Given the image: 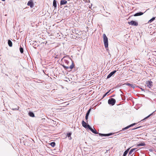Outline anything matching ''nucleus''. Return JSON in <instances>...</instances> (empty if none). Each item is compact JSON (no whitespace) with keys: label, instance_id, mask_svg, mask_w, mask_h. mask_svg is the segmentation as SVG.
Masks as SVG:
<instances>
[{"label":"nucleus","instance_id":"f257e3e1","mask_svg":"<svg viewBox=\"0 0 156 156\" xmlns=\"http://www.w3.org/2000/svg\"><path fill=\"white\" fill-rule=\"evenodd\" d=\"M64 63L67 66H66L64 64L62 65L63 68L66 70H67L68 71H70L73 69L74 66V64L73 61L71 60V62H69L67 59H64L63 60Z\"/></svg>","mask_w":156,"mask_h":156},{"label":"nucleus","instance_id":"f03ea898","mask_svg":"<svg viewBox=\"0 0 156 156\" xmlns=\"http://www.w3.org/2000/svg\"><path fill=\"white\" fill-rule=\"evenodd\" d=\"M103 41L105 47L106 48H108V39L105 34L103 35Z\"/></svg>","mask_w":156,"mask_h":156},{"label":"nucleus","instance_id":"7ed1b4c3","mask_svg":"<svg viewBox=\"0 0 156 156\" xmlns=\"http://www.w3.org/2000/svg\"><path fill=\"white\" fill-rule=\"evenodd\" d=\"M116 101L115 99L113 98H111L109 99L108 101V103L109 104L111 105H113L115 103Z\"/></svg>","mask_w":156,"mask_h":156},{"label":"nucleus","instance_id":"20e7f679","mask_svg":"<svg viewBox=\"0 0 156 156\" xmlns=\"http://www.w3.org/2000/svg\"><path fill=\"white\" fill-rule=\"evenodd\" d=\"M128 23L129 25L136 26H137L138 24V22L133 20L131 21L130 22H128Z\"/></svg>","mask_w":156,"mask_h":156},{"label":"nucleus","instance_id":"39448f33","mask_svg":"<svg viewBox=\"0 0 156 156\" xmlns=\"http://www.w3.org/2000/svg\"><path fill=\"white\" fill-rule=\"evenodd\" d=\"M88 128L92 132V133L94 134H97L98 133L96 131L95 128H94V129H93L90 125H88Z\"/></svg>","mask_w":156,"mask_h":156},{"label":"nucleus","instance_id":"423d86ee","mask_svg":"<svg viewBox=\"0 0 156 156\" xmlns=\"http://www.w3.org/2000/svg\"><path fill=\"white\" fill-rule=\"evenodd\" d=\"M146 83L147 87L149 88H151L153 86V83L152 81H147Z\"/></svg>","mask_w":156,"mask_h":156},{"label":"nucleus","instance_id":"0eeeda50","mask_svg":"<svg viewBox=\"0 0 156 156\" xmlns=\"http://www.w3.org/2000/svg\"><path fill=\"white\" fill-rule=\"evenodd\" d=\"M136 124V123H134L131 124L126 126V127L124 128H123L121 131H123V130L124 131L126 129H128L129 128H130V127H132V126L135 125Z\"/></svg>","mask_w":156,"mask_h":156},{"label":"nucleus","instance_id":"6e6552de","mask_svg":"<svg viewBox=\"0 0 156 156\" xmlns=\"http://www.w3.org/2000/svg\"><path fill=\"white\" fill-rule=\"evenodd\" d=\"M116 72V70H114L112 72H111L109 75L107 77V79H108L111 77L113 74H114Z\"/></svg>","mask_w":156,"mask_h":156},{"label":"nucleus","instance_id":"1a4fd4ad","mask_svg":"<svg viewBox=\"0 0 156 156\" xmlns=\"http://www.w3.org/2000/svg\"><path fill=\"white\" fill-rule=\"evenodd\" d=\"M136 149H137V148H133V149H131V150H130V151H129V152L128 155L129 156V155H131V156L132 155L134 154V153H133V154H132L133 152L134 151H135Z\"/></svg>","mask_w":156,"mask_h":156},{"label":"nucleus","instance_id":"9d476101","mask_svg":"<svg viewBox=\"0 0 156 156\" xmlns=\"http://www.w3.org/2000/svg\"><path fill=\"white\" fill-rule=\"evenodd\" d=\"M27 5L30 6L31 8L33 7L34 6V5L32 1L30 0L27 3Z\"/></svg>","mask_w":156,"mask_h":156},{"label":"nucleus","instance_id":"9b49d317","mask_svg":"<svg viewBox=\"0 0 156 156\" xmlns=\"http://www.w3.org/2000/svg\"><path fill=\"white\" fill-rule=\"evenodd\" d=\"M82 126L84 127V128H86L88 127V125H87L86 122H85L83 120L82 121Z\"/></svg>","mask_w":156,"mask_h":156},{"label":"nucleus","instance_id":"f8f14e48","mask_svg":"<svg viewBox=\"0 0 156 156\" xmlns=\"http://www.w3.org/2000/svg\"><path fill=\"white\" fill-rule=\"evenodd\" d=\"M67 3V1L65 0H61L60 2V5H63L66 4Z\"/></svg>","mask_w":156,"mask_h":156},{"label":"nucleus","instance_id":"ddd939ff","mask_svg":"<svg viewBox=\"0 0 156 156\" xmlns=\"http://www.w3.org/2000/svg\"><path fill=\"white\" fill-rule=\"evenodd\" d=\"M143 13L140 12H137V13H136L134 15H133L134 16H141L143 14Z\"/></svg>","mask_w":156,"mask_h":156},{"label":"nucleus","instance_id":"4468645a","mask_svg":"<svg viewBox=\"0 0 156 156\" xmlns=\"http://www.w3.org/2000/svg\"><path fill=\"white\" fill-rule=\"evenodd\" d=\"M72 135L71 133H67V136L69 138V140H71L72 139V138L71 137V135Z\"/></svg>","mask_w":156,"mask_h":156},{"label":"nucleus","instance_id":"2eb2a0df","mask_svg":"<svg viewBox=\"0 0 156 156\" xmlns=\"http://www.w3.org/2000/svg\"><path fill=\"white\" fill-rule=\"evenodd\" d=\"M99 134L101 136H109L112 135V133H108L107 134H101V133H99Z\"/></svg>","mask_w":156,"mask_h":156},{"label":"nucleus","instance_id":"dca6fc26","mask_svg":"<svg viewBox=\"0 0 156 156\" xmlns=\"http://www.w3.org/2000/svg\"><path fill=\"white\" fill-rule=\"evenodd\" d=\"M29 115L32 117H34L35 116L34 114L31 112H30L28 113Z\"/></svg>","mask_w":156,"mask_h":156},{"label":"nucleus","instance_id":"f3484780","mask_svg":"<svg viewBox=\"0 0 156 156\" xmlns=\"http://www.w3.org/2000/svg\"><path fill=\"white\" fill-rule=\"evenodd\" d=\"M53 5L55 9L57 7V2L55 0H54L53 1Z\"/></svg>","mask_w":156,"mask_h":156},{"label":"nucleus","instance_id":"a211bd4d","mask_svg":"<svg viewBox=\"0 0 156 156\" xmlns=\"http://www.w3.org/2000/svg\"><path fill=\"white\" fill-rule=\"evenodd\" d=\"M146 145V144L144 142H141L137 145V146H145Z\"/></svg>","mask_w":156,"mask_h":156},{"label":"nucleus","instance_id":"6ab92c4d","mask_svg":"<svg viewBox=\"0 0 156 156\" xmlns=\"http://www.w3.org/2000/svg\"><path fill=\"white\" fill-rule=\"evenodd\" d=\"M8 43L9 47H11L12 46V42L10 40L8 41Z\"/></svg>","mask_w":156,"mask_h":156},{"label":"nucleus","instance_id":"aec40b11","mask_svg":"<svg viewBox=\"0 0 156 156\" xmlns=\"http://www.w3.org/2000/svg\"><path fill=\"white\" fill-rule=\"evenodd\" d=\"M129 149V148H128L124 152L123 154V156H126V154H127Z\"/></svg>","mask_w":156,"mask_h":156},{"label":"nucleus","instance_id":"412c9836","mask_svg":"<svg viewBox=\"0 0 156 156\" xmlns=\"http://www.w3.org/2000/svg\"><path fill=\"white\" fill-rule=\"evenodd\" d=\"M155 17H153L152 19H151L149 21L148 23H150L152 22L155 20Z\"/></svg>","mask_w":156,"mask_h":156},{"label":"nucleus","instance_id":"4be33fe9","mask_svg":"<svg viewBox=\"0 0 156 156\" xmlns=\"http://www.w3.org/2000/svg\"><path fill=\"white\" fill-rule=\"evenodd\" d=\"M126 85H127L128 86H130L133 88L134 87V85L132 84L129 83H126Z\"/></svg>","mask_w":156,"mask_h":156},{"label":"nucleus","instance_id":"5701e85b","mask_svg":"<svg viewBox=\"0 0 156 156\" xmlns=\"http://www.w3.org/2000/svg\"><path fill=\"white\" fill-rule=\"evenodd\" d=\"M20 50L21 53H23V49L20 46Z\"/></svg>","mask_w":156,"mask_h":156},{"label":"nucleus","instance_id":"b1692460","mask_svg":"<svg viewBox=\"0 0 156 156\" xmlns=\"http://www.w3.org/2000/svg\"><path fill=\"white\" fill-rule=\"evenodd\" d=\"M50 145L52 147H54L55 146V144L54 142H52L51 143Z\"/></svg>","mask_w":156,"mask_h":156},{"label":"nucleus","instance_id":"393cba45","mask_svg":"<svg viewBox=\"0 0 156 156\" xmlns=\"http://www.w3.org/2000/svg\"><path fill=\"white\" fill-rule=\"evenodd\" d=\"M90 111H91V109L90 108V109H89V110L88 111L86 115H89Z\"/></svg>","mask_w":156,"mask_h":156},{"label":"nucleus","instance_id":"a878e982","mask_svg":"<svg viewBox=\"0 0 156 156\" xmlns=\"http://www.w3.org/2000/svg\"><path fill=\"white\" fill-rule=\"evenodd\" d=\"M110 90H109L108 91L106 92L105 94H104V95H103V98H104L106 95L107 94L110 92Z\"/></svg>","mask_w":156,"mask_h":156},{"label":"nucleus","instance_id":"bb28decb","mask_svg":"<svg viewBox=\"0 0 156 156\" xmlns=\"http://www.w3.org/2000/svg\"><path fill=\"white\" fill-rule=\"evenodd\" d=\"M19 108V107H18L17 108H12V110H18Z\"/></svg>","mask_w":156,"mask_h":156},{"label":"nucleus","instance_id":"cd10ccee","mask_svg":"<svg viewBox=\"0 0 156 156\" xmlns=\"http://www.w3.org/2000/svg\"><path fill=\"white\" fill-rule=\"evenodd\" d=\"M151 114H151L150 115H149L148 116H147L144 119V120L145 119H147L149 117H150L151 115Z\"/></svg>","mask_w":156,"mask_h":156},{"label":"nucleus","instance_id":"c85d7f7f","mask_svg":"<svg viewBox=\"0 0 156 156\" xmlns=\"http://www.w3.org/2000/svg\"><path fill=\"white\" fill-rule=\"evenodd\" d=\"M88 115H86V116H85V119H86L87 120V119H88Z\"/></svg>","mask_w":156,"mask_h":156},{"label":"nucleus","instance_id":"c756f323","mask_svg":"<svg viewBox=\"0 0 156 156\" xmlns=\"http://www.w3.org/2000/svg\"><path fill=\"white\" fill-rule=\"evenodd\" d=\"M140 127H136L135 128H134V129H132V130H134V129H137L138 128H140Z\"/></svg>","mask_w":156,"mask_h":156},{"label":"nucleus","instance_id":"7c9ffc66","mask_svg":"<svg viewBox=\"0 0 156 156\" xmlns=\"http://www.w3.org/2000/svg\"><path fill=\"white\" fill-rule=\"evenodd\" d=\"M141 89L142 91L144 90V89H143L142 88H141Z\"/></svg>","mask_w":156,"mask_h":156},{"label":"nucleus","instance_id":"2f4dec72","mask_svg":"<svg viewBox=\"0 0 156 156\" xmlns=\"http://www.w3.org/2000/svg\"><path fill=\"white\" fill-rule=\"evenodd\" d=\"M2 1H5V0H2Z\"/></svg>","mask_w":156,"mask_h":156}]
</instances>
